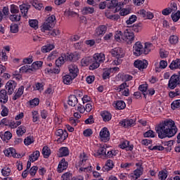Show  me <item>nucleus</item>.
<instances>
[{"label":"nucleus","instance_id":"obj_3","mask_svg":"<svg viewBox=\"0 0 180 180\" xmlns=\"http://www.w3.org/2000/svg\"><path fill=\"white\" fill-rule=\"evenodd\" d=\"M135 39L136 36L134 35V32L127 30L124 31L122 35V40L127 44H131V43L134 41Z\"/></svg>","mask_w":180,"mask_h":180},{"label":"nucleus","instance_id":"obj_48","mask_svg":"<svg viewBox=\"0 0 180 180\" xmlns=\"http://www.w3.org/2000/svg\"><path fill=\"white\" fill-rule=\"evenodd\" d=\"M39 103L40 99H39V98H34L29 101V105L31 106V108H36V106H39Z\"/></svg>","mask_w":180,"mask_h":180},{"label":"nucleus","instance_id":"obj_17","mask_svg":"<svg viewBox=\"0 0 180 180\" xmlns=\"http://www.w3.org/2000/svg\"><path fill=\"white\" fill-rule=\"evenodd\" d=\"M55 134L57 136V137H60L58 139V141H64V140L68 137V133H67V131H64L61 129H58Z\"/></svg>","mask_w":180,"mask_h":180},{"label":"nucleus","instance_id":"obj_36","mask_svg":"<svg viewBox=\"0 0 180 180\" xmlns=\"http://www.w3.org/2000/svg\"><path fill=\"white\" fill-rule=\"evenodd\" d=\"M53 49H54V44H47L41 47V53H49V51H51V50H53Z\"/></svg>","mask_w":180,"mask_h":180},{"label":"nucleus","instance_id":"obj_10","mask_svg":"<svg viewBox=\"0 0 180 180\" xmlns=\"http://www.w3.org/2000/svg\"><path fill=\"white\" fill-rule=\"evenodd\" d=\"M112 57L116 58H123L124 57V53H123V49L120 47L114 48L110 51Z\"/></svg>","mask_w":180,"mask_h":180},{"label":"nucleus","instance_id":"obj_60","mask_svg":"<svg viewBox=\"0 0 180 180\" xmlns=\"http://www.w3.org/2000/svg\"><path fill=\"white\" fill-rule=\"evenodd\" d=\"M11 33H18L19 32V25L18 24L12 23L10 26Z\"/></svg>","mask_w":180,"mask_h":180},{"label":"nucleus","instance_id":"obj_27","mask_svg":"<svg viewBox=\"0 0 180 180\" xmlns=\"http://www.w3.org/2000/svg\"><path fill=\"white\" fill-rule=\"evenodd\" d=\"M75 79V77H72L70 75H65L63 77V82L65 85H71L72 84V81Z\"/></svg>","mask_w":180,"mask_h":180},{"label":"nucleus","instance_id":"obj_33","mask_svg":"<svg viewBox=\"0 0 180 180\" xmlns=\"http://www.w3.org/2000/svg\"><path fill=\"white\" fill-rule=\"evenodd\" d=\"M169 67L170 70H180V59L172 60Z\"/></svg>","mask_w":180,"mask_h":180},{"label":"nucleus","instance_id":"obj_44","mask_svg":"<svg viewBox=\"0 0 180 180\" xmlns=\"http://www.w3.org/2000/svg\"><path fill=\"white\" fill-rule=\"evenodd\" d=\"M60 157H67L68 154H70V151L68 150V148L63 147L59 149Z\"/></svg>","mask_w":180,"mask_h":180},{"label":"nucleus","instance_id":"obj_18","mask_svg":"<svg viewBox=\"0 0 180 180\" xmlns=\"http://www.w3.org/2000/svg\"><path fill=\"white\" fill-rule=\"evenodd\" d=\"M107 29H108V27H106V26H105V25L98 26L95 30L94 36L96 37H99L101 36H103V34H105V33H106Z\"/></svg>","mask_w":180,"mask_h":180},{"label":"nucleus","instance_id":"obj_13","mask_svg":"<svg viewBox=\"0 0 180 180\" xmlns=\"http://www.w3.org/2000/svg\"><path fill=\"white\" fill-rule=\"evenodd\" d=\"M143 171L144 169L140 167L139 168L135 169L133 173H131L129 176V178H131V179H139V178L143 175Z\"/></svg>","mask_w":180,"mask_h":180},{"label":"nucleus","instance_id":"obj_51","mask_svg":"<svg viewBox=\"0 0 180 180\" xmlns=\"http://www.w3.org/2000/svg\"><path fill=\"white\" fill-rule=\"evenodd\" d=\"M32 116L33 123H36V122H39V119L40 118V116L39 115V111L32 110Z\"/></svg>","mask_w":180,"mask_h":180},{"label":"nucleus","instance_id":"obj_37","mask_svg":"<svg viewBox=\"0 0 180 180\" xmlns=\"http://www.w3.org/2000/svg\"><path fill=\"white\" fill-rule=\"evenodd\" d=\"M43 67V61H36L34 62L31 65V70L33 71H36V70H40Z\"/></svg>","mask_w":180,"mask_h":180},{"label":"nucleus","instance_id":"obj_15","mask_svg":"<svg viewBox=\"0 0 180 180\" xmlns=\"http://www.w3.org/2000/svg\"><path fill=\"white\" fill-rule=\"evenodd\" d=\"M119 147L122 148V150L126 149L127 151H133V148H134V146L133 144H130V141L125 140L122 141Z\"/></svg>","mask_w":180,"mask_h":180},{"label":"nucleus","instance_id":"obj_46","mask_svg":"<svg viewBox=\"0 0 180 180\" xmlns=\"http://www.w3.org/2000/svg\"><path fill=\"white\" fill-rule=\"evenodd\" d=\"M34 143V138L33 137V136H27L24 139V144L25 146H30V144H33Z\"/></svg>","mask_w":180,"mask_h":180},{"label":"nucleus","instance_id":"obj_63","mask_svg":"<svg viewBox=\"0 0 180 180\" xmlns=\"http://www.w3.org/2000/svg\"><path fill=\"white\" fill-rule=\"evenodd\" d=\"M136 20H137V16L132 15L127 20L126 23L127 25H133Z\"/></svg>","mask_w":180,"mask_h":180},{"label":"nucleus","instance_id":"obj_26","mask_svg":"<svg viewBox=\"0 0 180 180\" xmlns=\"http://www.w3.org/2000/svg\"><path fill=\"white\" fill-rule=\"evenodd\" d=\"M113 106L118 110H123L126 108V103L123 101H117L113 103Z\"/></svg>","mask_w":180,"mask_h":180},{"label":"nucleus","instance_id":"obj_28","mask_svg":"<svg viewBox=\"0 0 180 180\" xmlns=\"http://www.w3.org/2000/svg\"><path fill=\"white\" fill-rule=\"evenodd\" d=\"M68 103L70 106L74 107L78 104V98L75 95H70L68 97Z\"/></svg>","mask_w":180,"mask_h":180},{"label":"nucleus","instance_id":"obj_7","mask_svg":"<svg viewBox=\"0 0 180 180\" xmlns=\"http://www.w3.org/2000/svg\"><path fill=\"white\" fill-rule=\"evenodd\" d=\"M134 65L135 68H138L140 71H143V70L147 68L148 62L146 60H136L134 61Z\"/></svg>","mask_w":180,"mask_h":180},{"label":"nucleus","instance_id":"obj_21","mask_svg":"<svg viewBox=\"0 0 180 180\" xmlns=\"http://www.w3.org/2000/svg\"><path fill=\"white\" fill-rule=\"evenodd\" d=\"M113 167H115V164H113V161L110 160H108L105 162V165L102 167V172H109L110 169H113Z\"/></svg>","mask_w":180,"mask_h":180},{"label":"nucleus","instance_id":"obj_57","mask_svg":"<svg viewBox=\"0 0 180 180\" xmlns=\"http://www.w3.org/2000/svg\"><path fill=\"white\" fill-rule=\"evenodd\" d=\"M143 136L146 138L154 139L155 137V132L153 130H148L143 134Z\"/></svg>","mask_w":180,"mask_h":180},{"label":"nucleus","instance_id":"obj_20","mask_svg":"<svg viewBox=\"0 0 180 180\" xmlns=\"http://www.w3.org/2000/svg\"><path fill=\"white\" fill-rule=\"evenodd\" d=\"M121 126L123 127H131L136 124V120L130 119V120H123L120 122Z\"/></svg>","mask_w":180,"mask_h":180},{"label":"nucleus","instance_id":"obj_22","mask_svg":"<svg viewBox=\"0 0 180 180\" xmlns=\"http://www.w3.org/2000/svg\"><path fill=\"white\" fill-rule=\"evenodd\" d=\"M92 165L88 163V166H83L79 167V172L80 174H86L88 175V174H91V172H92Z\"/></svg>","mask_w":180,"mask_h":180},{"label":"nucleus","instance_id":"obj_56","mask_svg":"<svg viewBox=\"0 0 180 180\" xmlns=\"http://www.w3.org/2000/svg\"><path fill=\"white\" fill-rule=\"evenodd\" d=\"M112 72V69H105L103 73V79H108L110 77V73Z\"/></svg>","mask_w":180,"mask_h":180},{"label":"nucleus","instance_id":"obj_50","mask_svg":"<svg viewBox=\"0 0 180 180\" xmlns=\"http://www.w3.org/2000/svg\"><path fill=\"white\" fill-rule=\"evenodd\" d=\"M169 96L172 99H174V98H176V96H180V90L176 89L174 91H169Z\"/></svg>","mask_w":180,"mask_h":180},{"label":"nucleus","instance_id":"obj_14","mask_svg":"<svg viewBox=\"0 0 180 180\" xmlns=\"http://www.w3.org/2000/svg\"><path fill=\"white\" fill-rule=\"evenodd\" d=\"M67 168H68V162L65 161V159L63 158L58 163L57 172L59 174H61V172H64Z\"/></svg>","mask_w":180,"mask_h":180},{"label":"nucleus","instance_id":"obj_61","mask_svg":"<svg viewBox=\"0 0 180 180\" xmlns=\"http://www.w3.org/2000/svg\"><path fill=\"white\" fill-rule=\"evenodd\" d=\"M1 174L4 176H9L11 175V168L5 167L1 169Z\"/></svg>","mask_w":180,"mask_h":180},{"label":"nucleus","instance_id":"obj_2","mask_svg":"<svg viewBox=\"0 0 180 180\" xmlns=\"http://www.w3.org/2000/svg\"><path fill=\"white\" fill-rule=\"evenodd\" d=\"M152 50H154V45L150 42L143 44L140 41H138L133 46V54L135 57H140L142 54L146 56Z\"/></svg>","mask_w":180,"mask_h":180},{"label":"nucleus","instance_id":"obj_34","mask_svg":"<svg viewBox=\"0 0 180 180\" xmlns=\"http://www.w3.org/2000/svg\"><path fill=\"white\" fill-rule=\"evenodd\" d=\"M25 91V87L23 86H20L17 92L15 93V96L13 97V101H16V99H19Z\"/></svg>","mask_w":180,"mask_h":180},{"label":"nucleus","instance_id":"obj_58","mask_svg":"<svg viewBox=\"0 0 180 180\" xmlns=\"http://www.w3.org/2000/svg\"><path fill=\"white\" fill-rule=\"evenodd\" d=\"M10 11H11V13H13V14L19 13V6L15 4H11L10 6Z\"/></svg>","mask_w":180,"mask_h":180},{"label":"nucleus","instance_id":"obj_24","mask_svg":"<svg viewBox=\"0 0 180 180\" xmlns=\"http://www.w3.org/2000/svg\"><path fill=\"white\" fill-rule=\"evenodd\" d=\"M93 58H94V61L101 64V63H103V61H105V54L102 53H95L93 56Z\"/></svg>","mask_w":180,"mask_h":180},{"label":"nucleus","instance_id":"obj_9","mask_svg":"<svg viewBox=\"0 0 180 180\" xmlns=\"http://www.w3.org/2000/svg\"><path fill=\"white\" fill-rule=\"evenodd\" d=\"M108 8V9H115V12H119L122 9V2H118L117 0H111Z\"/></svg>","mask_w":180,"mask_h":180},{"label":"nucleus","instance_id":"obj_4","mask_svg":"<svg viewBox=\"0 0 180 180\" xmlns=\"http://www.w3.org/2000/svg\"><path fill=\"white\" fill-rule=\"evenodd\" d=\"M179 76L178 75H173L169 79L167 86L169 89H175L179 85Z\"/></svg>","mask_w":180,"mask_h":180},{"label":"nucleus","instance_id":"obj_47","mask_svg":"<svg viewBox=\"0 0 180 180\" xmlns=\"http://www.w3.org/2000/svg\"><path fill=\"white\" fill-rule=\"evenodd\" d=\"M139 91H141V92L143 93L144 97L146 98V94L148 89V84H147V83L141 84L139 87Z\"/></svg>","mask_w":180,"mask_h":180},{"label":"nucleus","instance_id":"obj_30","mask_svg":"<svg viewBox=\"0 0 180 180\" xmlns=\"http://www.w3.org/2000/svg\"><path fill=\"white\" fill-rule=\"evenodd\" d=\"M101 116L103 118V122H109L112 120V114L106 110L101 112Z\"/></svg>","mask_w":180,"mask_h":180},{"label":"nucleus","instance_id":"obj_11","mask_svg":"<svg viewBox=\"0 0 180 180\" xmlns=\"http://www.w3.org/2000/svg\"><path fill=\"white\" fill-rule=\"evenodd\" d=\"M65 61H70L67 53H62L61 56L56 60V67H63L65 63Z\"/></svg>","mask_w":180,"mask_h":180},{"label":"nucleus","instance_id":"obj_29","mask_svg":"<svg viewBox=\"0 0 180 180\" xmlns=\"http://www.w3.org/2000/svg\"><path fill=\"white\" fill-rule=\"evenodd\" d=\"M29 9H30V5L27 4H22L20 5V10L21 13L23 14V16H27V12L29 11Z\"/></svg>","mask_w":180,"mask_h":180},{"label":"nucleus","instance_id":"obj_16","mask_svg":"<svg viewBox=\"0 0 180 180\" xmlns=\"http://www.w3.org/2000/svg\"><path fill=\"white\" fill-rule=\"evenodd\" d=\"M6 157H13V158H20V155L16 153V150L13 148H8L4 151Z\"/></svg>","mask_w":180,"mask_h":180},{"label":"nucleus","instance_id":"obj_41","mask_svg":"<svg viewBox=\"0 0 180 180\" xmlns=\"http://www.w3.org/2000/svg\"><path fill=\"white\" fill-rule=\"evenodd\" d=\"M20 72H22V73L25 72L27 74H30L31 72H33L32 70V66H30L27 65H23L20 68Z\"/></svg>","mask_w":180,"mask_h":180},{"label":"nucleus","instance_id":"obj_49","mask_svg":"<svg viewBox=\"0 0 180 180\" xmlns=\"http://www.w3.org/2000/svg\"><path fill=\"white\" fill-rule=\"evenodd\" d=\"M105 16L108 18V19H110L111 20H119V18H120L119 15H112L110 13H109V11H107L105 12Z\"/></svg>","mask_w":180,"mask_h":180},{"label":"nucleus","instance_id":"obj_12","mask_svg":"<svg viewBox=\"0 0 180 180\" xmlns=\"http://www.w3.org/2000/svg\"><path fill=\"white\" fill-rule=\"evenodd\" d=\"M69 70V75L72 76L73 78H77L78 77V74L79 73V70L78 69V66L75 64H71L68 67Z\"/></svg>","mask_w":180,"mask_h":180},{"label":"nucleus","instance_id":"obj_5","mask_svg":"<svg viewBox=\"0 0 180 180\" xmlns=\"http://www.w3.org/2000/svg\"><path fill=\"white\" fill-rule=\"evenodd\" d=\"M115 89L117 92H122V95L124 96H129L130 94L129 93V85H127V83L126 82H124L119 86H116Z\"/></svg>","mask_w":180,"mask_h":180},{"label":"nucleus","instance_id":"obj_31","mask_svg":"<svg viewBox=\"0 0 180 180\" xmlns=\"http://www.w3.org/2000/svg\"><path fill=\"white\" fill-rule=\"evenodd\" d=\"M66 55L68 56L69 61H72V60H79V57H81L79 52L77 51H75L70 53H66Z\"/></svg>","mask_w":180,"mask_h":180},{"label":"nucleus","instance_id":"obj_23","mask_svg":"<svg viewBox=\"0 0 180 180\" xmlns=\"http://www.w3.org/2000/svg\"><path fill=\"white\" fill-rule=\"evenodd\" d=\"M40 29L43 33H47V32H50L51 29H53V24H51V22H45L40 27Z\"/></svg>","mask_w":180,"mask_h":180},{"label":"nucleus","instance_id":"obj_62","mask_svg":"<svg viewBox=\"0 0 180 180\" xmlns=\"http://www.w3.org/2000/svg\"><path fill=\"white\" fill-rule=\"evenodd\" d=\"M0 60L4 62L8 61V55H6L5 50L0 51Z\"/></svg>","mask_w":180,"mask_h":180},{"label":"nucleus","instance_id":"obj_40","mask_svg":"<svg viewBox=\"0 0 180 180\" xmlns=\"http://www.w3.org/2000/svg\"><path fill=\"white\" fill-rule=\"evenodd\" d=\"M30 4L38 11H41V9H43V4L39 3L37 0H30Z\"/></svg>","mask_w":180,"mask_h":180},{"label":"nucleus","instance_id":"obj_54","mask_svg":"<svg viewBox=\"0 0 180 180\" xmlns=\"http://www.w3.org/2000/svg\"><path fill=\"white\" fill-rule=\"evenodd\" d=\"M20 14H12L9 16V19L11 22H20Z\"/></svg>","mask_w":180,"mask_h":180},{"label":"nucleus","instance_id":"obj_32","mask_svg":"<svg viewBox=\"0 0 180 180\" xmlns=\"http://www.w3.org/2000/svg\"><path fill=\"white\" fill-rule=\"evenodd\" d=\"M39 157L40 151L35 150L29 156V160L30 162H34V161H37L39 160Z\"/></svg>","mask_w":180,"mask_h":180},{"label":"nucleus","instance_id":"obj_25","mask_svg":"<svg viewBox=\"0 0 180 180\" xmlns=\"http://www.w3.org/2000/svg\"><path fill=\"white\" fill-rule=\"evenodd\" d=\"M8 93L6 92V90L1 89L0 91V102L1 103H6L8 102Z\"/></svg>","mask_w":180,"mask_h":180},{"label":"nucleus","instance_id":"obj_59","mask_svg":"<svg viewBox=\"0 0 180 180\" xmlns=\"http://www.w3.org/2000/svg\"><path fill=\"white\" fill-rule=\"evenodd\" d=\"M168 176V173H167V171H160L158 174V178L160 180H165L167 179Z\"/></svg>","mask_w":180,"mask_h":180},{"label":"nucleus","instance_id":"obj_55","mask_svg":"<svg viewBox=\"0 0 180 180\" xmlns=\"http://www.w3.org/2000/svg\"><path fill=\"white\" fill-rule=\"evenodd\" d=\"M95 12V10L92 7H84L82 10V13L83 15H88V13H94Z\"/></svg>","mask_w":180,"mask_h":180},{"label":"nucleus","instance_id":"obj_38","mask_svg":"<svg viewBox=\"0 0 180 180\" xmlns=\"http://www.w3.org/2000/svg\"><path fill=\"white\" fill-rule=\"evenodd\" d=\"M25 133H26V127L25 125H20L17 128L16 134L18 137H22Z\"/></svg>","mask_w":180,"mask_h":180},{"label":"nucleus","instance_id":"obj_53","mask_svg":"<svg viewBox=\"0 0 180 180\" xmlns=\"http://www.w3.org/2000/svg\"><path fill=\"white\" fill-rule=\"evenodd\" d=\"M171 108L173 110H175V109H180V99L174 100L171 103Z\"/></svg>","mask_w":180,"mask_h":180},{"label":"nucleus","instance_id":"obj_19","mask_svg":"<svg viewBox=\"0 0 180 180\" xmlns=\"http://www.w3.org/2000/svg\"><path fill=\"white\" fill-rule=\"evenodd\" d=\"M139 15L145 19H153L154 18V14L150 11H146L144 9L138 11Z\"/></svg>","mask_w":180,"mask_h":180},{"label":"nucleus","instance_id":"obj_39","mask_svg":"<svg viewBox=\"0 0 180 180\" xmlns=\"http://www.w3.org/2000/svg\"><path fill=\"white\" fill-rule=\"evenodd\" d=\"M28 23L30 27H32L34 30H37V29H39V20L37 19L29 20Z\"/></svg>","mask_w":180,"mask_h":180},{"label":"nucleus","instance_id":"obj_35","mask_svg":"<svg viewBox=\"0 0 180 180\" xmlns=\"http://www.w3.org/2000/svg\"><path fill=\"white\" fill-rule=\"evenodd\" d=\"M0 137L4 141H6V140H11V139H12V133L9 131H6L4 134L3 132H0Z\"/></svg>","mask_w":180,"mask_h":180},{"label":"nucleus","instance_id":"obj_52","mask_svg":"<svg viewBox=\"0 0 180 180\" xmlns=\"http://www.w3.org/2000/svg\"><path fill=\"white\" fill-rule=\"evenodd\" d=\"M33 88L35 91H39V92H41L44 90V84L43 83H35V84L33 86Z\"/></svg>","mask_w":180,"mask_h":180},{"label":"nucleus","instance_id":"obj_6","mask_svg":"<svg viewBox=\"0 0 180 180\" xmlns=\"http://www.w3.org/2000/svg\"><path fill=\"white\" fill-rule=\"evenodd\" d=\"M100 140L101 141H103V143H107V141H109L110 140V132H109V130L106 127H103L101 129L100 133Z\"/></svg>","mask_w":180,"mask_h":180},{"label":"nucleus","instance_id":"obj_1","mask_svg":"<svg viewBox=\"0 0 180 180\" xmlns=\"http://www.w3.org/2000/svg\"><path fill=\"white\" fill-rule=\"evenodd\" d=\"M178 132V128L175 125V122L171 119H167L159 124L156 127V133L159 139H171Z\"/></svg>","mask_w":180,"mask_h":180},{"label":"nucleus","instance_id":"obj_8","mask_svg":"<svg viewBox=\"0 0 180 180\" xmlns=\"http://www.w3.org/2000/svg\"><path fill=\"white\" fill-rule=\"evenodd\" d=\"M18 84L15 82L13 80H9L6 84V89L8 94V95H12L13 92H15V89H16V86Z\"/></svg>","mask_w":180,"mask_h":180},{"label":"nucleus","instance_id":"obj_64","mask_svg":"<svg viewBox=\"0 0 180 180\" xmlns=\"http://www.w3.org/2000/svg\"><path fill=\"white\" fill-rule=\"evenodd\" d=\"M171 17L173 22H178L180 19V11H178L176 13H172Z\"/></svg>","mask_w":180,"mask_h":180},{"label":"nucleus","instance_id":"obj_43","mask_svg":"<svg viewBox=\"0 0 180 180\" xmlns=\"http://www.w3.org/2000/svg\"><path fill=\"white\" fill-rule=\"evenodd\" d=\"M91 61H92V58H91L89 56L85 57L82 59L81 64H82V67H86L89 64H91Z\"/></svg>","mask_w":180,"mask_h":180},{"label":"nucleus","instance_id":"obj_42","mask_svg":"<svg viewBox=\"0 0 180 180\" xmlns=\"http://www.w3.org/2000/svg\"><path fill=\"white\" fill-rule=\"evenodd\" d=\"M42 155L44 156V158H49L50 157V155L51 154V150L48 146H44L42 148Z\"/></svg>","mask_w":180,"mask_h":180},{"label":"nucleus","instance_id":"obj_45","mask_svg":"<svg viewBox=\"0 0 180 180\" xmlns=\"http://www.w3.org/2000/svg\"><path fill=\"white\" fill-rule=\"evenodd\" d=\"M169 41L170 44L175 45L178 44V41H179V37L177 35H171L169 38Z\"/></svg>","mask_w":180,"mask_h":180}]
</instances>
